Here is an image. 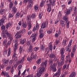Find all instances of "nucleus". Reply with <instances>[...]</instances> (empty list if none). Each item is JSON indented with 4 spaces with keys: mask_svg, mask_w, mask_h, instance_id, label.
<instances>
[{
    "mask_svg": "<svg viewBox=\"0 0 77 77\" xmlns=\"http://www.w3.org/2000/svg\"><path fill=\"white\" fill-rule=\"evenodd\" d=\"M47 60H46L44 62H42L40 65V67H39L37 70V72L36 75L37 77H40L42 75V74L44 72L45 68L47 67Z\"/></svg>",
    "mask_w": 77,
    "mask_h": 77,
    "instance_id": "1",
    "label": "nucleus"
},
{
    "mask_svg": "<svg viewBox=\"0 0 77 77\" xmlns=\"http://www.w3.org/2000/svg\"><path fill=\"white\" fill-rule=\"evenodd\" d=\"M2 36L3 38H7L10 39V41H8L7 44L8 45H9L11 44V41L13 40L12 35L9 33L7 31H2Z\"/></svg>",
    "mask_w": 77,
    "mask_h": 77,
    "instance_id": "2",
    "label": "nucleus"
},
{
    "mask_svg": "<svg viewBox=\"0 0 77 77\" xmlns=\"http://www.w3.org/2000/svg\"><path fill=\"white\" fill-rule=\"evenodd\" d=\"M53 60L51 59H50L49 60L50 68L51 69H52L53 71H54V72H56L57 69H56V68L55 66H57V62H59V61L57 60L56 63H54L53 65Z\"/></svg>",
    "mask_w": 77,
    "mask_h": 77,
    "instance_id": "3",
    "label": "nucleus"
},
{
    "mask_svg": "<svg viewBox=\"0 0 77 77\" xmlns=\"http://www.w3.org/2000/svg\"><path fill=\"white\" fill-rule=\"evenodd\" d=\"M72 8L71 7H69L67 10H65L64 11V13L66 14L65 16L63 17V20H65L66 22H68V15H69L72 11Z\"/></svg>",
    "mask_w": 77,
    "mask_h": 77,
    "instance_id": "4",
    "label": "nucleus"
},
{
    "mask_svg": "<svg viewBox=\"0 0 77 77\" xmlns=\"http://www.w3.org/2000/svg\"><path fill=\"white\" fill-rule=\"evenodd\" d=\"M65 51V48H62L60 50V54H61V59L62 60H63V61H64L65 60V55H63L64 54V52Z\"/></svg>",
    "mask_w": 77,
    "mask_h": 77,
    "instance_id": "5",
    "label": "nucleus"
},
{
    "mask_svg": "<svg viewBox=\"0 0 77 77\" xmlns=\"http://www.w3.org/2000/svg\"><path fill=\"white\" fill-rule=\"evenodd\" d=\"M61 69H62V67H60L58 69V71L57 72L55 73L53 75V77H59V75L60 74L61 72Z\"/></svg>",
    "mask_w": 77,
    "mask_h": 77,
    "instance_id": "6",
    "label": "nucleus"
},
{
    "mask_svg": "<svg viewBox=\"0 0 77 77\" xmlns=\"http://www.w3.org/2000/svg\"><path fill=\"white\" fill-rule=\"evenodd\" d=\"M29 2V6L28 8H27V9H32V6L33 5V1L32 0H28Z\"/></svg>",
    "mask_w": 77,
    "mask_h": 77,
    "instance_id": "7",
    "label": "nucleus"
},
{
    "mask_svg": "<svg viewBox=\"0 0 77 77\" xmlns=\"http://www.w3.org/2000/svg\"><path fill=\"white\" fill-rule=\"evenodd\" d=\"M17 41V40L16 39L15 40V41L14 42V43H15V44L14 45V51H17V48H18V44Z\"/></svg>",
    "mask_w": 77,
    "mask_h": 77,
    "instance_id": "8",
    "label": "nucleus"
},
{
    "mask_svg": "<svg viewBox=\"0 0 77 77\" xmlns=\"http://www.w3.org/2000/svg\"><path fill=\"white\" fill-rule=\"evenodd\" d=\"M47 26H48V22L46 21L42 24L41 27L42 28V29H44L45 28V27H47Z\"/></svg>",
    "mask_w": 77,
    "mask_h": 77,
    "instance_id": "9",
    "label": "nucleus"
},
{
    "mask_svg": "<svg viewBox=\"0 0 77 77\" xmlns=\"http://www.w3.org/2000/svg\"><path fill=\"white\" fill-rule=\"evenodd\" d=\"M38 29H39V24H38V23H37L36 25V26H34L33 28L32 31L33 32H35L36 30H38Z\"/></svg>",
    "mask_w": 77,
    "mask_h": 77,
    "instance_id": "10",
    "label": "nucleus"
},
{
    "mask_svg": "<svg viewBox=\"0 0 77 77\" xmlns=\"http://www.w3.org/2000/svg\"><path fill=\"white\" fill-rule=\"evenodd\" d=\"M28 25V23H26V21H25V23H22V26L23 28L25 29L27 27V26Z\"/></svg>",
    "mask_w": 77,
    "mask_h": 77,
    "instance_id": "11",
    "label": "nucleus"
},
{
    "mask_svg": "<svg viewBox=\"0 0 77 77\" xmlns=\"http://www.w3.org/2000/svg\"><path fill=\"white\" fill-rule=\"evenodd\" d=\"M26 30L25 29H22V30H20L19 31L17 32V34L18 35V34H20L21 33H26Z\"/></svg>",
    "mask_w": 77,
    "mask_h": 77,
    "instance_id": "12",
    "label": "nucleus"
},
{
    "mask_svg": "<svg viewBox=\"0 0 77 77\" xmlns=\"http://www.w3.org/2000/svg\"><path fill=\"white\" fill-rule=\"evenodd\" d=\"M28 30H30V29L32 28V22L31 21H29L28 22Z\"/></svg>",
    "mask_w": 77,
    "mask_h": 77,
    "instance_id": "13",
    "label": "nucleus"
},
{
    "mask_svg": "<svg viewBox=\"0 0 77 77\" xmlns=\"http://www.w3.org/2000/svg\"><path fill=\"white\" fill-rule=\"evenodd\" d=\"M48 6V8L47 9V11L49 12H50L51 11V6H50V4H47Z\"/></svg>",
    "mask_w": 77,
    "mask_h": 77,
    "instance_id": "14",
    "label": "nucleus"
},
{
    "mask_svg": "<svg viewBox=\"0 0 77 77\" xmlns=\"http://www.w3.org/2000/svg\"><path fill=\"white\" fill-rule=\"evenodd\" d=\"M32 47H33V46L32 45H30L29 46V49H28V50L29 52H30L32 53L33 51V50L32 49Z\"/></svg>",
    "mask_w": 77,
    "mask_h": 77,
    "instance_id": "15",
    "label": "nucleus"
},
{
    "mask_svg": "<svg viewBox=\"0 0 77 77\" xmlns=\"http://www.w3.org/2000/svg\"><path fill=\"white\" fill-rule=\"evenodd\" d=\"M26 39L25 38H24L23 39H22L20 41V43L21 44H24V43L26 42Z\"/></svg>",
    "mask_w": 77,
    "mask_h": 77,
    "instance_id": "16",
    "label": "nucleus"
},
{
    "mask_svg": "<svg viewBox=\"0 0 77 77\" xmlns=\"http://www.w3.org/2000/svg\"><path fill=\"white\" fill-rule=\"evenodd\" d=\"M45 49V46H44V44H42L41 46L40 47V50L42 51H43Z\"/></svg>",
    "mask_w": 77,
    "mask_h": 77,
    "instance_id": "17",
    "label": "nucleus"
},
{
    "mask_svg": "<svg viewBox=\"0 0 77 77\" xmlns=\"http://www.w3.org/2000/svg\"><path fill=\"white\" fill-rule=\"evenodd\" d=\"M69 64H68L67 65H64L63 67V69H65V68L66 69H68L69 68Z\"/></svg>",
    "mask_w": 77,
    "mask_h": 77,
    "instance_id": "18",
    "label": "nucleus"
},
{
    "mask_svg": "<svg viewBox=\"0 0 77 77\" xmlns=\"http://www.w3.org/2000/svg\"><path fill=\"white\" fill-rule=\"evenodd\" d=\"M49 50L52 51V50H53V46L51 43L49 44Z\"/></svg>",
    "mask_w": 77,
    "mask_h": 77,
    "instance_id": "19",
    "label": "nucleus"
},
{
    "mask_svg": "<svg viewBox=\"0 0 77 77\" xmlns=\"http://www.w3.org/2000/svg\"><path fill=\"white\" fill-rule=\"evenodd\" d=\"M31 59H36L38 58V56L36 54H34L33 56H31Z\"/></svg>",
    "mask_w": 77,
    "mask_h": 77,
    "instance_id": "20",
    "label": "nucleus"
},
{
    "mask_svg": "<svg viewBox=\"0 0 77 77\" xmlns=\"http://www.w3.org/2000/svg\"><path fill=\"white\" fill-rule=\"evenodd\" d=\"M60 24L62 26V27H65V22L62 20L60 21Z\"/></svg>",
    "mask_w": 77,
    "mask_h": 77,
    "instance_id": "21",
    "label": "nucleus"
},
{
    "mask_svg": "<svg viewBox=\"0 0 77 77\" xmlns=\"http://www.w3.org/2000/svg\"><path fill=\"white\" fill-rule=\"evenodd\" d=\"M75 75H76L75 72H73L69 75V77H75Z\"/></svg>",
    "mask_w": 77,
    "mask_h": 77,
    "instance_id": "22",
    "label": "nucleus"
},
{
    "mask_svg": "<svg viewBox=\"0 0 77 77\" xmlns=\"http://www.w3.org/2000/svg\"><path fill=\"white\" fill-rule=\"evenodd\" d=\"M66 51H68L69 52V53H70L71 52V48H70V47L69 46H68V47H66Z\"/></svg>",
    "mask_w": 77,
    "mask_h": 77,
    "instance_id": "23",
    "label": "nucleus"
},
{
    "mask_svg": "<svg viewBox=\"0 0 77 77\" xmlns=\"http://www.w3.org/2000/svg\"><path fill=\"white\" fill-rule=\"evenodd\" d=\"M31 20V16H28L26 17V21H27V23L29 22V21Z\"/></svg>",
    "mask_w": 77,
    "mask_h": 77,
    "instance_id": "24",
    "label": "nucleus"
},
{
    "mask_svg": "<svg viewBox=\"0 0 77 77\" xmlns=\"http://www.w3.org/2000/svg\"><path fill=\"white\" fill-rule=\"evenodd\" d=\"M57 33H56L55 35V37H56V38H57V37H58V36H59V35L58 34H60V29H59V30H58V31H57Z\"/></svg>",
    "mask_w": 77,
    "mask_h": 77,
    "instance_id": "25",
    "label": "nucleus"
},
{
    "mask_svg": "<svg viewBox=\"0 0 77 77\" xmlns=\"http://www.w3.org/2000/svg\"><path fill=\"white\" fill-rule=\"evenodd\" d=\"M13 12L14 13H16L17 12V9L16 8L15 6H14L13 8H12Z\"/></svg>",
    "mask_w": 77,
    "mask_h": 77,
    "instance_id": "26",
    "label": "nucleus"
},
{
    "mask_svg": "<svg viewBox=\"0 0 77 77\" xmlns=\"http://www.w3.org/2000/svg\"><path fill=\"white\" fill-rule=\"evenodd\" d=\"M0 12L2 15H3L5 14V9H0Z\"/></svg>",
    "mask_w": 77,
    "mask_h": 77,
    "instance_id": "27",
    "label": "nucleus"
},
{
    "mask_svg": "<svg viewBox=\"0 0 77 77\" xmlns=\"http://www.w3.org/2000/svg\"><path fill=\"white\" fill-rule=\"evenodd\" d=\"M56 0H52L51 2V5L53 6H54L56 4Z\"/></svg>",
    "mask_w": 77,
    "mask_h": 77,
    "instance_id": "28",
    "label": "nucleus"
},
{
    "mask_svg": "<svg viewBox=\"0 0 77 77\" xmlns=\"http://www.w3.org/2000/svg\"><path fill=\"white\" fill-rule=\"evenodd\" d=\"M50 58H56V56L54 55V54L52 53L50 54Z\"/></svg>",
    "mask_w": 77,
    "mask_h": 77,
    "instance_id": "29",
    "label": "nucleus"
},
{
    "mask_svg": "<svg viewBox=\"0 0 77 77\" xmlns=\"http://www.w3.org/2000/svg\"><path fill=\"white\" fill-rule=\"evenodd\" d=\"M44 2H45V1L44 0H42V2L40 3V7H42V6H44Z\"/></svg>",
    "mask_w": 77,
    "mask_h": 77,
    "instance_id": "30",
    "label": "nucleus"
},
{
    "mask_svg": "<svg viewBox=\"0 0 77 77\" xmlns=\"http://www.w3.org/2000/svg\"><path fill=\"white\" fill-rule=\"evenodd\" d=\"M14 62V60H10L8 62L9 64V65L11 66V65H12V63H13V62Z\"/></svg>",
    "mask_w": 77,
    "mask_h": 77,
    "instance_id": "31",
    "label": "nucleus"
},
{
    "mask_svg": "<svg viewBox=\"0 0 77 77\" xmlns=\"http://www.w3.org/2000/svg\"><path fill=\"white\" fill-rule=\"evenodd\" d=\"M11 25H12V23L9 22L6 25L7 29L9 28V27H11Z\"/></svg>",
    "mask_w": 77,
    "mask_h": 77,
    "instance_id": "32",
    "label": "nucleus"
},
{
    "mask_svg": "<svg viewBox=\"0 0 77 77\" xmlns=\"http://www.w3.org/2000/svg\"><path fill=\"white\" fill-rule=\"evenodd\" d=\"M25 59V57H23L22 58V59L19 62V63H23L24 62V59Z\"/></svg>",
    "mask_w": 77,
    "mask_h": 77,
    "instance_id": "33",
    "label": "nucleus"
},
{
    "mask_svg": "<svg viewBox=\"0 0 77 77\" xmlns=\"http://www.w3.org/2000/svg\"><path fill=\"white\" fill-rule=\"evenodd\" d=\"M36 62L37 64L39 65V64L41 63V59H38V60L36 61Z\"/></svg>",
    "mask_w": 77,
    "mask_h": 77,
    "instance_id": "34",
    "label": "nucleus"
},
{
    "mask_svg": "<svg viewBox=\"0 0 77 77\" xmlns=\"http://www.w3.org/2000/svg\"><path fill=\"white\" fill-rule=\"evenodd\" d=\"M3 62L5 64H8V62H9V61H8V60L5 59H4Z\"/></svg>",
    "mask_w": 77,
    "mask_h": 77,
    "instance_id": "35",
    "label": "nucleus"
},
{
    "mask_svg": "<svg viewBox=\"0 0 77 77\" xmlns=\"http://www.w3.org/2000/svg\"><path fill=\"white\" fill-rule=\"evenodd\" d=\"M20 13L17 12L16 14V18H19V16H20Z\"/></svg>",
    "mask_w": 77,
    "mask_h": 77,
    "instance_id": "36",
    "label": "nucleus"
},
{
    "mask_svg": "<svg viewBox=\"0 0 77 77\" xmlns=\"http://www.w3.org/2000/svg\"><path fill=\"white\" fill-rule=\"evenodd\" d=\"M7 41H8V39H6L4 40L3 42V45H5L6 44V43H7Z\"/></svg>",
    "mask_w": 77,
    "mask_h": 77,
    "instance_id": "37",
    "label": "nucleus"
},
{
    "mask_svg": "<svg viewBox=\"0 0 77 77\" xmlns=\"http://www.w3.org/2000/svg\"><path fill=\"white\" fill-rule=\"evenodd\" d=\"M3 6H4V2H2L1 4L0 9H2L3 8Z\"/></svg>",
    "mask_w": 77,
    "mask_h": 77,
    "instance_id": "38",
    "label": "nucleus"
},
{
    "mask_svg": "<svg viewBox=\"0 0 77 77\" xmlns=\"http://www.w3.org/2000/svg\"><path fill=\"white\" fill-rule=\"evenodd\" d=\"M64 61L62 60V61L60 63H58V66H61V65H63V64H64Z\"/></svg>",
    "mask_w": 77,
    "mask_h": 77,
    "instance_id": "39",
    "label": "nucleus"
},
{
    "mask_svg": "<svg viewBox=\"0 0 77 77\" xmlns=\"http://www.w3.org/2000/svg\"><path fill=\"white\" fill-rule=\"evenodd\" d=\"M22 51H23V47L20 46L19 48V52L20 54H21Z\"/></svg>",
    "mask_w": 77,
    "mask_h": 77,
    "instance_id": "40",
    "label": "nucleus"
},
{
    "mask_svg": "<svg viewBox=\"0 0 77 77\" xmlns=\"http://www.w3.org/2000/svg\"><path fill=\"white\" fill-rule=\"evenodd\" d=\"M70 55H69V54H68L67 56L66 57V59L67 60V61L69 60V59H70Z\"/></svg>",
    "mask_w": 77,
    "mask_h": 77,
    "instance_id": "41",
    "label": "nucleus"
},
{
    "mask_svg": "<svg viewBox=\"0 0 77 77\" xmlns=\"http://www.w3.org/2000/svg\"><path fill=\"white\" fill-rule=\"evenodd\" d=\"M7 72H6L2 71V75H4V76H5V75H6Z\"/></svg>",
    "mask_w": 77,
    "mask_h": 77,
    "instance_id": "42",
    "label": "nucleus"
},
{
    "mask_svg": "<svg viewBox=\"0 0 77 77\" xmlns=\"http://www.w3.org/2000/svg\"><path fill=\"white\" fill-rule=\"evenodd\" d=\"M5 21L1 19L0 20V27L2 26V25H3V24L4 23Z\"/></svg>",
    "mask_w": 77,
    "mask_h": 77,
    "instance_id": "43",
    "label": "nucleus"
},
{
    "mask_svg": "<svg viewBox=\"0 0 77 77\" xmlns=\"http://www.w3.org/2000/svg\"><path fill=\"white\" fill-rule=\"evenodd\" d=\"M36 15L35 14H32L31 16V18L32 19H34L36 17Z\"/></svg>",
    "mask_w": 77,
    "mask_h": 77,
    "instance_id": "44",
    "label": "nucleus"
},
{
    "mask_svg": "<svg viewBox=\"0 0 77 77\" xmlns=\"http://www.w3.org/2000/svg\"><path fill=\"white\" fill-rule=\"evenodd\" d=\"M39 48H38V47H36L34 48L33 49V51H37L38 50H39Z\"/></svg>",
    "mask_w": 77,
    "mask_h": 77,
    "instance_id": "45",
    "label": "nucleus"
},
{
    "mask_svg": "<svg viewBox=\"0 0 77 77\" xmlns=\"http://www.w3.org/2000/svg\"><path fill=\"white\" fill-rule=\"evenodd\" d=\"M43 15V14H42L41 13H40L39 14V19H41V18H42V17Z\"/></svg>",
    "mask_w": 77,
    "mask_h": 77,
    "instance_id": "46",
    "label": "nucleus"
},
{
    "mask_svg": "<svg viewBox=\"0 0 77 77\" xmlns=\"http://www.w3.org/2000/svg\"><path fill=\"white\" fill-rule=\"evenodd\" d=\"M13 6H14V4H12V3L11 2L9 5V8L10 9H11V8L13 7Z\"/></svg>",
    "mask_w": 77,
    "mask_h": 77,
    "instance_id": "47",
    "label": "nucleus"
},
{
    "mask_svg": "<svg viewBox=\"0 0 77 77\" xmlns=\"http://www.w3.org/2000/svg\"><path fill=\"white\" fill-rule=\"evenodd\" d=\"M11 72L12 74H13V72H14V67H12L11 69Z\"/></svg>",
    "mask_w": 77,
    "mask_h": 77,
    "instance_id": "48",
    "label": "nucleus"
},
{
    "mask_svg": "<svg viewBox=\"0 0 77 77\" xmlns=\"http://www.w3.org/2000/svg\"><path fill=\"white\" fill-rule=\"evenodd\" d=\"M14 54L12 57L13 58H14V57H17V53H16V51H14Z\"/></svg>",
    "mask_w": 77,
    "mask_h": 77,
    "instance_id": "49",
    "label": "nucleus"
},
{
    "mask_svg": "<svg viewBox=\"0 0 77 77\" xmlns=\"http://www.w3.org/2000/svg\"><path fill=\"white\" fill-rule=\"evenodd\" d=\"M14 14H9L8 16V18H10L13 17H14Z\"/></svg>",
    "mask_w": 77,
    "mask_h": 77,
    "instance_id": "50",
    "label": "nucleus"
},
{
    "mask_svg": "<svg viewBox=\"0 0 77 77\" xmlns=\"http://www.w3.org/2000/svg\"><path fill=\"white\" fill-rule=\"evenodd\" d=\"M75 50H76V45L74 46L73 49L72 50V52H75Z\"/></svg>",
    "mask_w": 77,
    "mask_h": 77,
    "instance_id": "51",
    "label": "nucleus"
},
{
    "mask_svg": "<svg viewBox=\"0 0 77 77\" xmlns=\"http://www.w3.org/2000/svg\"><path fill=\"white\" fill-rule=\"evenodd\" d=\"M61 7L63 8V10H65V9L66 8V6L65 5H61Z\"/></svg>",
    "mask_w": 77,
    "mask_h": 77,
    "instance_id": "52",
    "label": "nucleus"
},
{
    "mask_svg": "<svg viewBox=\"0 0 77 77\" xmlns=\"http://www.w3.org/2000/svg\"><path fill=\"white\" fill-rule=\"evenodd\" d=\"M31 44V41H27L26 42V45H27L29 46L30 45V44Z\"/></svg>",
    "mask_w": 77,
    "mask_h": 77,
    "instance_id": "53",
    "label": "nucleus"
},
{
    "mask_svg": "<svg viewBox=\"0 0 77 77\" xmlns=\"http://www.w3.org/2000/svg\"><path fill=\"white\" fill-rule=\"evenodd\" d=\"M21 67H22V65H19L18 67V70H20L21 69Z\"/></svg>",
    "mask_w": 77,
    "mask_h": 77,
    "instance_id": "54",
    "label": "nucleus"
},
{
    "mask_svg": "<svg viewBox=\"0 0 77 77\" xmlns=\"http://www.w3.org/2000/svg\"><path fill=\"white\" fill-rule=\"evenodd\" d=\"M6 19V16L4 15L2 16V20L3 21H5V19Z\"/></svg>",
    "mask_w": 77,
    "mask_h": 77,
    "instance_id": "55",
    "label": "nucleus"
},
{
    "mask_svg": "<svg viewBox=\"0 0 77 77\" xmlns=\"http://www.w3.org/2000/svg\"><path fill=\"white\" fill-rule=\"evenodd\" d=\"M64 73H65V75H66V74H68V73H69V69H66V71L64 72Z\"/></svg>",
    "mask_w": 77,
    "mask_h": 77,
    "instance_id": "56",
    "label": "nucleus"
},
{
    "mask_svg": "<svg viewBox=\"0 0 77 77\" xmlns=\"http://www.w3.org/2000/svg\"><path fill=\"white\" fill-rule=\"evenodd\" d=\"M10 54H11V49H9L7 56H9Z\"/></svg>",
    "mask_w": 77,
    "mask_h": 77,
    "instance_id": "57",
    "label": "nucleus"
},
{
    "mask_svg": "<svg viewBox=\"0 0 77 77\" xmlns=\"http://www.w3.org/2000/svg\"><path fill=\"white\" fill-rule=\"evenodd\" d=\"M36 34H35V33L32 34L31 35V37H32V38H36Z\"/></svg>",
    "mask_w": 77,
    "mask_h": 77,
    "instance_id": "58",
    "label": "nucleus"
},
{
    "mask_svg": "<svg viewBox=\"0 0 77 77\" xmlns=\"http://www.w3.org/2000/svg\"><path fill=\"white\" fill-rule=\"evenodd\" d=\"M11 68V66L9 65L7 67V70H9Z\"/></svg>",
    "mask_w": 77,
    "mask_h": 77,
    "instance_id": "59",
    "label": "nucleus"
},
{
    "mask_svg": "<svg viewBox=\"0 0 77 77\" xmlns=\"http://www.w3.org/2000/svg\"><path fill=\"white\" fill-rule=\"evenodd\" d=\"M20 29H21V27L19 25L17 26L16 27V29H17V30H19Z\"/></svg>",
    "mask_w": 77,
    "mask_h": 77,
    "instance_id": "60",
    "label": "nucleus"
},
{
    "mask_svg": "<svg viewBox=\"0 0 77 77\" xmlns=\"http://www.w3.org/2000/svg\"><path fill=\"white\" fill-rule=\"evenodd\" d=\"M66 42L63 41V45L64 46H65L66 45Z\"/></svg>",
    "mask_w": 77,
    "mask_h": 77,
    "instance_id": "61",
    "label": "nucleus"
},
{
    "mask_svg": "<svg viewBox=\"0 0 77 77\" xmlns=\"http://www.w3.org/2000/svg\"><path fill=\"white\" fill-rule=\"evenodd\" d=\"M38 5H36L34 7V9L35 10H38Z\"/></svg>",
    "mask_w": 77,
    "mask_h": 77,
    "instance_id": "62",
    "label": "nucleus"
},
{
    "mask_svg": "<svg viewBox=\"0 0 77 77\" xmlns=\"http://www.w3.org/2000/svg\"><path fill=\"white\" fill-rule=\"evenodd\" d=\"M47 32L48 34H51V29H50L48 31H47Z\"/></svg>",
    "mask_w": 77,
    "mask_h": 77,
    "instance_id": "63",
    "label": "nucleus"
},
{
    "mask_svg": "<svg viewBox=\"0 0 77 77\" xmlns=\"http://www.w3.org/2000/svg\"><path fill=\"white\" fill-rule=\"evenodd\" d=\"M1 30H5V26L4 25H2L1 27Z\"/></svg>",
    "mask_w": 77,
    "mask_h": 77,
    "instance_id": "64",
    "label": "nucleus"
}]
</instances>
